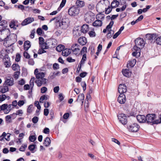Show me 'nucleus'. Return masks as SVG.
<instances>
[{
  "label": "nucleus",
  "mask_w": 161,
  "mask_h": 161,
  "mask_svg": "<svg viewBox=\"0 0 161 161\" xmlns=\"http://www.w3.org/2000/svg\"><path fill=\"white\" fill-rule=\"evenodd\" d=\"M127 91V87L125 84H120L118 87V91L120 94L125 93Z\"/></svg>",
  "instance_id": "nucleus-8"
},
{
  "label": "nucleus",
  "mask_w": 161,
  "mask_h": 161,
  "mask_svg": "<svg viewBox=\"0 0 161 161\" xmlns=\"http://www.w3.org/2000/svg\"><path fill=\"white\" fill-rule=\"evenodd\" d=\"M53 68L54 70H56L59 68V64L56 63H55L53 65Z\"/></svg>",
  "instance_id": "nucleus-46"
},
{
  "label": "nucleus",
  "mask_w": 161,
  "mask_h": 161,
  "mask_svg": "<svg viewBox=\"0 0 161 161\" xmlns=\"http://www.w3.org/2000/svg\"><path fill=\"white\" fill-rule=\"evenodd\" d=\"M135 45L133 47L134 49H137V51H141V48L144 46L145 43L143 38H138L135 41Z\"/></svg>",
  "instance_id": "nucleus-3"
},
{
  "label": "nucleus",
  "mask_w": 161,
  "mask_h": 161,
  "mask_svg": "<svg viewBox=\"0 0 161 161\" xmlns=\"http://www.w3.org/2000/svg\"><path fill=\"white\" fill-rule=\"evenodd\" d=\"M21 56L19 54L17 53L16 55L15 60L17 62H19Z\"/></svg>",
  "instance_id": "nucleus-50"
},
{
  "label": "nucleus",
  "mask_w": 161,
  "mask_h": 161,
  "mask_svg": "<svg viewBox=\"0 0 161 161\" xmlns=\"http://www.w3.org/2000/svg\"><path fill=\"white\" fill-rule=\"evenodd\" d=\"M35 82L36 83L37 86L39 87L41 86L42 84L41 80L40 79L36 80L35 81Z\"/></svg>",
  "instance_id": "nucleus-42"
},
{
  "label": "nucleus",
  "mask_w": 161,
  "mask_h": 161,
  "mask_svg": "<svg viewBox=\"0 0 161 161\" xmlns=\"http://www.w3.org/2000/svg\"><path fill=\"white\" fill-rule=\"evenodd\" d=\"M36 147V145L35 144H31L29 146L28 149L31 152V153H34L33 151Z\"/></svg>",
  "instance_id": "nucleus-33"
},
{
  "label": "nucleus",
  "mask_w": 161,
  "mask_h": 161,
  "mask_svg": "<svg viewBox=\"0 0 161 161\" xmlns=\"http://www.w3.org/2000/svg\"><path fill=\"white\" fill-rule=\"evenodd\" d=\"M30 42L29 41H26L24 42V47L25 51H27L31 47Z\"/></svg>",
  "instance_id": "nucleus-24"
},
{
  "label": "nucleus",
  "mask_w": 161,
  "mask_h": 161,
  "mask_svg": "<svg viewBox=\"0 0 161 161\" xmlns=\"http://www.w3.org/2000/svg\"><path fill=\"white\" fill-rule=\"evenodd\" d=\"M7 98V96L5 94H2L0 95V101L2 102L4 101L6 98Z\"/></svg>",
  "instance_id": "nucleus-43"
},
{
  "label": "nucleus",
  "mask_w": 161,
  "mask_h": 161,
  "mask_svg": "<svg viewBox=\"0 0 161 161\" xmlns=\"http://www.w3.org/2000/svg\"><path fill=\"white\" fill-rule=\"evenodd\" d=\"M16 38L17 36L14 34L7 35L4 39L3 44L6 47L10 46L16 41Z\"/></svg>",
  "instance_id": "nucleus-1"
},
{
  "label": "nucleus",
  "mask_w": 161,
  "mask_h": 161,
  "mask_svg": "<svg viewBox=\"0 0 161 161\" xmlns=\"http://www.w3.org/2000/svg\"><path fill=\"white\" fill-rule=\"evenodd\" d=\"M23 114L22 110L21 109H20V110H17L16 112V113H14L12 114V115H19L20 114Z\"/></svg>",
  "instance_id": "nucleus-55"
},
{
  "label": "nucleus",
  "mask_w": 161,
  "mask_h": 161,
  "mask_svg": "<svg viewBox=\"0 0 161 161\" xmlns=\"http://www.w3.org/2000/svg\"><path fill=\"white\" fill-rule=\"evenodd\" d=\"M45 76V74L44 73L42 72H40L36 75V77L38 79H41V78H44Z\"/></svg>",
  "instance_id": "nucleus-30"
},
{
  "label": "nucleus",
  "mask_w": 161,
  "mask_h": 161,
  "mask_svg": "<svg viewBox=\"0 0 161 161\" xmlns=\"http://www.w3.org/2000/svg\"><path fill=\"white\" fill-rule=\"evenodd\" d=\"M47 96L45 95H43L41 97L39 100V102L40 103H43V101L44 100H47Z\"/></svg>",
  "instance_id": "nucleus-36"
},
{
  "label": "nucleus",
  "mask_w": 161,
  "mask_h": 161,
  "mask_svg": "<svg viewBox=\"0 0 161 161\" xmlns=\"http://www.w3.org/2000/svg\"><path fill=\"white\" fill-rule=\"evenodd\" d=\"M80 12V8L76 6H73L68 9V14L71 16H75L78 15Z\"/></svg>",
  "instance_id": "nucleus-4"
},
{
  "label": "nucleus",
  "mask_w": 161,
  "mask_h": 161,
  "mask_svg": "<svg viewBox=\"0 0 161 161\" xmlns=\"http://www.w3.org/2000/svg\"><path fill=\"white\" fill-rule=\"evenodd\" d=\"M140 128L139 125L137 123H134L128 126L127 128L129 131L136 132L139 130Z\"/></svg>",
  "instance_id": "nucleus-6"
},
{
  "label": "nucleus",
  "mask_w": 161,
  "mask_h": 161,
  "mask_svg": "<svg viewBox=\"0 0 161 161\" xmlns=\"http://www.w3.org/2000/svg\"><path fill=\"white\" fill-rule=\"evenodd\" d=\"M73 33L74 36H75L76 37H78L81 35L82 33L80 30H73Z\"/></svg>",
  "instance_id": "nucleus-28"
},
{
  "label": "nucleus",
  "mask_w": 161,
  "mask_h": 161,
  "mask_svg": "<svg viewBox=\"0 0 161 161\" xmlns=\"http://www.w3.org/2000/svg\"><path fill=\"white\" fill-rule=\"evenodd\" d=\"M23 56L26 58L29 59L30 58V56L29 54L26 51L24 52L23 53Z\"/></svg>",
  "instance_id": "nucleus-45"
},
{
  "label": "nucleus",
  "mask_w": 161,
  "mask_h": 161,
  "mask_svg": "<svg viewBox=\"0 0 161 161\" xmlns=\"http://www.w3.org/2000/svg\"><path fill=\"white\" fill-rule=\"evenodd\" d=\"M151 7V5L147 6L146 8H144L143 9H142L143 12L144 13H145L147 12L148 11V10Z\"/></svg>",
  "instance_id": "nucleus-57"
},
{
  "label": "nucleus",
  "mask_w": 161,
  "mask_h": 161,
  "mask_svg": "<svg viewBox=\"0 0 161 161\" xmlns=\"http://www.w3.org/2000/svg\"><path fill=\"white\" fill-rule=\"evenodd\" d=\"M114 23V22L113 21H111L110 22L109 24L107 26L106 28L108 31H109V29H110L112 28Z\"/></svg>",
  "instance_id": "nucleus-41"
},
{
  "label": "nucleus",
  "mask_w": 161,
  "mask_h": 161,
  "mask_svg": "<svg viewBox=\"0 0 161 161\" xmlns=\"http://www.w3.org/2000/svg\"><path fill=\"white\" fill-rule=\"evenodd\" d=\"M33 105L31 104L28 106V108L27 109V113H31L32 112L31 108L33 107Z\"/></svg>",
  "instance_id": "nucleus-54"
},
{
  "label": "nucleus",
  "mask_w": 161,
  "mask_h": 161,
  "mask_svg": "<svg viewBox=\"0 0 161 161\" xmlns=\"http://www.w3.org/2000/svg\"><path fill=\"white\" fill-rule=\"evenodd\" d=\"M113 8L109 6H108L107 8H105V13L106 14H108L111 12Z\"/></svg>",
  "instance_id": "nucleus-40"
},
{
  "label": "nucleus",
  "mask_w": 161,
  "mask_h": 161,
  "mask_svg": "<svg viewBox=\"0 0 161 161\" xmlns=\"http://www.w3.org/2000/svg\"><path fill=\"white\" fill-rule=\"evenodd\" d=\"M34 104L36 106L37 109H40L41 108V107L39 104V102L38 101H36L35 102Z\"/></svg>",
  "instance_id": "nucleus-53"
},
{
  "label": "nucleus",
  "mask_w": 161,
  "mask_h": 161,
  "mask_svg": "<svg viewBox=\"0 0 161 161\" xmlns=\"http://www.w3.org/2000/svg\"><path fill=\"white\" fill-rule=\"evenodd\" d=\"M78 41L80 45L82 46L85 45L87 42L86 38L84 37H80L78 39Z\"/></svg>",
  "instance_id": "nucleus-17"
},
{
  "label": "nucleus",
  "mask_w": 161,
  "mask_h": 161,
  "mask_svg": "<svg viewBox=\"0 0 161 161\" xmlns=\"http://www.w3.org/2000/svg\"><path fill=\"white\" fill-rule=\"evenodd\" d=\"M14 80L13 78L11 77L9 79H7L4 82L3 85L11 86L14 85Z\"/></svg>",
  "instance_id": "nucleus-13"
},
{
  "label": "nucleus",
  "mask_w": 161,
  "mask_h": 161,
  "mask_svg": "<svg viewBox=\"0 0 161 161\" xmlns=\"http://www.w3.org/2000/svg\"><path fill=\"white\" fill-rule=\"evenodd\" d=\"M51 143V140L50 138L48 137H47L44 140V142L43 143V145L46 147L49 146Z\"/></svg>",
  "instance_id": "nucleus-25"
},
{
  "label": "nucleus",
  "mask_w": 161,
  "mask_h": 161,
  "mask_svg": "<svg viewBox=\"0 0 161 161\" xmlns=\"http://www.w3.org/2000/svg\"><path fill=\"white\" fill-rule=\"evenodd\" d=\"M156 118V115L154 114H147L146 116V123L152 125L158 124V121L155 119Z\"/></svg>",
  "instance_id": "nucleus-2"
},
{
  "label": "nucleus",
  "mask_w": 161,
  "mask_h": 161,
  "mask_svg": "<svg viewBox=\"0 0 161 161\" xmlns=\"http://www.w3.org/2000/svg\"><path fill=\"white\" fill-rule=\"evenodd\" d=\"M47 88L46 87L44 86L43 87L41 88V92L42 93H45L47 92Z\"/></svg>",
  "instance_id": "nucleus-60"
},
{
  "label": "nucleus",
  "mask_w": 161,
  "mask_h": 161,
  "mask_svg": "<svg viewBox=\"0 0 161 161\" xmlns=\"http://www.w3.org/2000/svg\"><path fill=\"white\" fill-rule=\"evenodd\" d=\"M136 62V60L135 59H132L131 60L129 61L127 64V67H133L135 64Z\"/></svg>",
  "instance_id": "nucleus-18"
},
{
  "label": "nucleus",
  "mask_w": 161,
  "mask_h": 161,
  "mask_svg": "<svg viewBox=\"0 0 161 161\" xmlns=\"http://www.w3.org/2000/svg\"><path fill=\"white\" fill-rule=\"evenodd\" d=\"M108 33L107 35V37L109 39L112 36V35H113L114 33V31H112V30H110L109 31H108Z\"/></svg>",
  "instance_id": "nucleus-35"
},
{
  "label": "nucleus",
  "mask_w": 161,
  "mask_h": 161,
  "mask_svg": "<svg viewBox=\"0 0 161 161\" xmlns=\"http://www.w3.org/2000/svg\"><path fill=\"white\" fill-rule=\"evenodd\" d=\"M65 48V46L62 45H59L57 46L56 48V50L58 52H61V51H63L64 49Z\"/></svg>",
  "instance_id": "nucleus-29"
},
{
  "label": "nucleus",
  "mask_w": 161,
  "mask_h": 161,
  "mask_svg": "<svg viewBox=\"0 0 161 161\" xmlns=\"http://www.w3.org/2000/svg\"><path fill=\"white\" fill-rule=\"evenodd\" d=\"M102 22L100 20H97L92 23L93 26L96 27L101 26L102 25Z\"/></svg>",
  "instance_id": "nucleus-20"
},
{
  "label": "nucleus",
  "mask_w": 161,
  "mask_h": 161,
  "mask_svg": "<svg viewBox=\"0 0 161 161\" xmlns=\"http://www.w3.org/2000/svg\"><path fill=\"white\" fill-rule=\"evenodd\" d=\"M36 139L35 135H31L29 137V140L31 142H34Z\"/></svg>",
  "instance_id": "nucleus-39"
},
{
  "label": "nucleus",
  "mask_w": 161,
  "mask_h": 161,
  "mask_svg": "<svg viewBox=\"0 0 161 161\" xmlns=\"http://www.w3.org/2000/svg\"><path fill=\"white\" fill-rule=\"evenodd\" d=\"M42 32V31L41 28H38L36 30V33L39 35H41Z\"/></svg>",
  "instance_id": "nucleus-62"
},
{
  "label": "nucleus",
  "mask_w": 161,
  "mask_h": 161,
  "mask_svg": "<svg viewBox=\"0 0 161 161\" xmlns=\"http://www.w3.org/2000/svg\"><path fill=\"white\" fill-rule=\"evenodd\" d=\"M119 4V3L117 0L113 1L111 3V7L112 8H115L117 7Z\"/></svg>",
  "instance_id": "nucleus-26"
},
{
  "label": "nucleus",
  "mask_w": 161,
  "mask_h": 161,
  "mask_svg": "<svg viewBox=\"0 0 161 161\" xmlns=\"http://www.w3.org/2000/svg\"><path fill=\"white\" fill-rule=\"evenodd\" d=\"M66 0H62V1L59 6L60 8H62L64 6L66 3Z\"/></svg>",
  "instance_id": "nucleus-56"
},
{
  "label": "nucleus",
  "mask_w": 161,
  "mask_h": 161,
  "mask_svg": "<svg viewBox=\"0 0 161 161\" xmlns=\"http://www.w3.org/2000/svg\"><path fill=\"white\" fill-rule=\"evenodd\" d=\"M137 121L140 123H146V116L142 115H138L136 116Z\"/></svg>",
  "instance_id": "nucleus-12"
},
{
  "label": "nucleus",
  "mask_w": 161,
  "mask_h": 161,
  "mask_svg": "<svg viewBox=\"0 0 161 161\" xmlns=\"http://www.w3.org/2000/svg\"><path fill=\"white\" fill-rule=\"evenodd\" d=\"M38 120V118L36 116L34 117L32 119V121L34 124H36Z\"/></svg>",
  "instance_id": "nucleus-51"
},
{
  "label": "nucleus",
  "mask_w": 161,
  "mask_h": 161,
  "mask_svg": "<svg viewBox=\"0 0 161 161\" xmlns=\"http://www.w3.org/2000/svg\"><path fill=\"white\" fill-rule=\"evenodd\" d=\"M27 145L26 144H25L24 145V146H22L19 148V150L20 151L24 152L25 150V148L27 147Z\"/></svg>",
  "instance_id": "nucleus-44"
},
{
  "label": "nucleus",
  "mask_w": 161,
  "mask_h": 161,
  "mask_svg": "<svg viewBox=\"0 0 161 161\" xmlns=\"http://www.w3.org/2000/svg\"><path fill=\"white\" fill-rule=\"evenodd\" d=\"M7 22L6 20H2L0 21V26L5 27V25L7 24Z\"/></svg>",
  "instance_id": "nucleus-49"
},
{
  "label": "nucleus",
  "mask_w": 161,
  "mask_h": 161,
  "mask_svg": "<svg viewBox=\"0 0 161 161\" xmlns=\"http://www.w3.org/2000/svg\"><path fill=\"white\" fill-rule=\"evenodd\" d=\"M12 67V69L14 71H18V69H19V66L18 64H13Z\"/></svg>",
  "instance_id": "nucleus-32"
},
{
  "label": "nucleus",
  "mask_w": 161,
  "mask_h": 161,
  "mask_svg": "<svg viewBox=\"0 0 161 161\" xmlns=\"http://www.w3.org/2000/svg\"><path fill=\"white\" fill-rule=\"evenodd\" d=\"M75 4L76 6L79 8H82L84 7L85 5V2L82 1L80 0H77Z\"/></svg>",
  "instance_id": "nucleus-22"
},
{
  "label": "nucleus",
  "mask_w": 161,
  "mask_h": 161,
  "mask_svg": "<svg viewBox=\"0 0 161 161\" xmlns=\"http://www.w3.org/2000/svg\"><path fill=\"white\" fill-rule=\"evenodd\" d=\"M48 48V46H45L44 47H43L42 46L41 47V48L39 50L38 52V54H41L43 53H46V51L44 49H46Z\"/></svg>",
  "instance_id": "nucleus-23"
},
{
  "label": "nucleus",
  "mask_w": 161,
  "mask_h": 161,
  "mask_svg": "<svg viewBox=\"0 0 161 161\" xmlns=\"http://www.w3.org/2000/svg\"><path fill=\"white\" fill-rule=\"evenodd\" d=\"M0 107L2 110H4L7 108V104H3Z\"/></svg>",
  "instance_id": "nucleus-52"
},
{
  "label": "nucleus",
  "mask_w": 161,
  "mask_h": 161,
  "mask_svg": "<svg viewBox=\"0 0 161 161\" xmlns=\"http://www.w3.org/2000/svg\"><path fill=\"white\" fill-rule=\"evenodd\" d=\"M156 41L157 44L161 45V36L157 37Z\"/></svg>",
  "instance_id": "nucleus-47"
},
{
  "label": "nucleus",
  "mask_w": 161,
  "mask_h": 161,
  "mask_svg": "<svg viewBox=\"0 0 161 161\" xmlns=\"http://www.w3.org/2000/svg\"><path fill=\"white\" fill-rule=\"evenodd\" d=\"M9 26L11 28H13L14 30H16V27H18L19 25H16L14 21H11L9 25Z\"/></svg>",
  "instance_id": "nucleus-31"
},
{
  "label": "nucleus",
  "mask_w": 161,
  "mask_h": 161,
  "mask_svg": "<svg viewBox=\"0 0 161 161\" xmlns=\"http://www.w3.org/2000/svg\"><path fill=\"white\" fill-rule=\"evenodd\" d=\"M28 63L30 65H33L34 64V61L32 58H31L28 60Z\"/></svg>",
  "instance_id": "nucleus-61"
},
{
  "label": "nucleus",
  "mask_w": 161,
  "mask_h": 161,
  "mask_svg": "<svg viewBox=\"0 0 161 161\" xmlns=\"http://www.w3.org/2000/svg\"><path fill=\"white\" fill-rule=\"evenodd\" d=\"M122 72L123 75L126 77H129L131 76L132 73L128 69H123Z\"/></svg>",
  "instance_id": "nucleus-15"
},
{
  "label": "nucleus",
  "mask_w": 161,
  "mask_h": 161,
  "mask_svg": "<svg viewBox=\"0 0 161 161\" xmlns=\"http://www.w3.org/2000/svg\"><path fill=\"white\" fill-rule=\"evenodd\" d=\"M86 59L87 58L86 54H84L82 56V58L80 62L81 63V64H84L85 61L86 60Z\"/></svg>",
  "instance_id": "nucleus-38"
},
{
  "label": "nucleus",
  "mask_w": 161,
  "mask_h": 161,
  "mask_svg": "<svg viewBox=\"0 0 161 161\" xmlns=\"http://www.w3.org/2000/svg\"><path fill=\"white\" fill-rule=\"evenodd\" d=\"M20 74V72L17 71L14 73V77L16 79L18 78L19 75Z\"/></svg>",
  "instance_id": "nucleus-59"
},
{
  "label": "nucleus",
  "mask_w": 161,
  "mask_h": 161,
  "mask_svg": "<svg viewBox=\"0 0 161 161\" xmlns=\"http://www.w3.org/2000/svg\"><path fill=\"white\" fill-rule=\"evenodd\" d=\"M34 20V18L28 17L25 19L21 23L22 26H25L33 22Z\"/></svg>",
  "instance_id": "nucleus-10"
},
{
  "label": "nucleus",
  "mask_w": 161,
  "mask_h": 161,
  "mask_svg": "<svg viewBox=\"0 0 161 161\" xmlns=\"http://www.w3.org/2000/svg\"><path fill=\"white\" fill-rule=\"evenodd\" d=\"M4 87L1 89V92L2 93H4L8 91V86L6 85H3Z\"/></svg>",
  "instance_id": "nucleus-34"
},
{
  "label": "nucleus",
  "mask_w": 161,
  "mask_h": 161,
  "mask_svg": "<svg viewBox=\"0 0 161 161\" xmlns=\"http://www.w3.org/2000/svg\"><path fill=\"white\" fill-rule=\"evenodd\" d=\"M39 44L40 47L42 46L44 47L45 46H47V43L44 42V39L42 37H40L39 38Z\"/></svg>",
  "instance_id": "nucleus-21"
},
{
  "label": "nucleus",
  "mask_w": 161,
  "mask_h": 161,
  "mask_svg": "<svg viewBox=\"0 0 161 161\" xmlns=\"http://www.w3.org/2000/svg\"><path fill=\"white\" fill-rule=\"evenodd\" d=\"M118 102L121 104H124L126 101L125 95L123 93L120 94L118 98Z\"/></svg>",
  "instance_id": "nucleus-9"
},
{
  "label": "nucleus",
  "mask_w": 161,
  "mask_h": 161,
  "mask_svg": "<svg viewBox=\"0 0 161 161\" xmlns=\"http://www.w3.org/2000/svg\"><path fill=\"white\" fill-rule=\"evenodd\" d=\"M87 73L86 72H84L81 73L80 74V76L82 78H84L87 75Z\"/></svg>",
  "instance_id": "nucleus-64"
},
{
  "label": "nucleus",
  "mask_w": 161,
  "mask_h": 161,
  "mask_svg": "<svg viewBox=\"0 0 161 161\" xmlns=\"http://www.w3.org/2000/svg\"><path fill=\"white\" fill-rule=\"evenodd\" d=\"M88 34L90 37H95L96 36V34L94 31H90Z\"/></svg>",
  "instance_id": "nucleus-63"
},
{
  "label": "nucleus",
  "mask_w": 161,
  "mask_h": 161,
  "mask_svg": "<svg viewBox=\"0 0 161 161\" xmlns=\"http://www.w3.org/2000/svg\"><path fill=\"white\" fill-rule=\"evenodd\" d=\"M119 121L124 125L126 124L127 123V116L124 114H121L118 116Z\"/></svg>",
  "instance_id": "nucleus-7"
},
{
  "label": "nucleus",
  "mask_w": 161,
  "mask_h": 161,
  "mask_svg": "<svg viewBox=\"0 0 161 161\" xmlns=\"http://www.w3.org/2000/svg\"><path fill=\"white\" fill-rule=\"evenodd\" d=\"M72 52H74L75 54H77L80 49L78 48H75L74 49H72Z\"/></svg>",
  "instance_id": "nucleus-48"
},
{
  "label": "nucleus",
  "mask_w": 161,
  "mask_h": 161,
  "mask_svg": "<svg viewBox=\"0 0 161 161\" xmlns=\"http://www.w3.org/2000/svg\"><path fill=\"white\" fill-rule=\"evenodd\" d=\"M1 55L3 57V60L4 65L6 67L8 68L10 67L11 65L10 58L7 53L6 52V53L4 56H3L2 54H1Z\"/></svg>",
  "instance_id": "nucleus-5"
},
{
  "label": "nucleus",
  "mask_w": 161,
  "mask_h": 161,
  "mask_svg": "<svg viewBox=\"0 0 161 161\" xmlns=\"http://www.w3.org/2000/svg\"><path fill=\"white\" fill-rule=\"evenodd\" d=\"M136 114L135 112H133V111L130 112L127 115V116L129 117L130 116H136Z\"/></svg>",
  "instance_id": "nucleus-58"
},
{
  "label": "nucleus",
  "mask_w": 161,
  "mask_h": 161,
  "mask_svg": "<svg viewBox=\"0 0 161 161\" xmlns=\"http://www.w3.org/2000/svg\"><path fill=\"white\" fill-rule=\"evenodd\" d=\"M71 52L70 49L64 48L62 51V54L63 56L66 57L70 54Z\"/></svg>",
  "instance_id": "nucleus-19"
},
{
  "label": "nucleus",
  "mask_w": 161,
  "mask_h": 161,
  "mask_svg": "<svg viewBox=\"0 0 161 161\" xmlns=\"http://www.w3.org/2000/svg\"><path fill=\"white\" fill-rule=\"evenodd\" d=\"M64 20V19H63L59 23V26L60 28L62 29H66L68 27V23L65 21Z\"/></svg>",
  "instance_id": "nucleus-11"
},
{
  "label": "nucleus",
  "mask_w": 161,
  "mask_h": 161,
  "mask_svg": "<svg viewBox=\"0 0 161 161\" xmlns=\"http://www.w3.org/2000/svg\"><path fill=\"white\" fill-rule=\"evenodd\" d=\"M146 37L148 40L153 41L155 40L156 41V39L157 38V36L156 34H147L146 35Z\"/></svg>",
  "instance_id": "nucleus-14"
},
{
  "label": "nucleus",
  "mask_w": 161,
  "mask_h": 161,
  "mask_svg": "<svg viewBox=\"0 0 161 161\" xmlns=\"http://www.w3.org/2000/svg\"><path fill=\"white\" fill-rule=\"evenodd\" d=\"M89 25L87 24H84L81 27V31L82 33H85L89 31Z\"/></svg>",
  "instance_id": "nucleus-16"
},
{
  "label": "nucleus",
  "mask_w": 161,
  "mask_h": 161,
  "mask_svg": "<svg viewBox=\"0 0 161 161\" xmlns=\"http://www.w3.org/2000/svg\"><path fill=\"white\" fill-rule=\"evenodd\" d=\"M104 15L102 14H98L96 16V19L97 20H99V19H103L104 18Z\"/></svg>",
  "instance_id": "nucleus-37"
},
{
  "label": "nucleus",
  "mask_w": 161,
  "mask_h": 161,
  "mask_svg": "<svg viewBox=\"0 0 161 161\" xmlns=\"http://www.w3.org/2000/svg\"><path fill=\"white\" fill-rule=\"evenodd\" d=\"M84 99V95L83 93L80 94L78 96V99L76 101H78L79 100L81 102V105H83Z\"/></svg>",
  "instance_id": "nucleus-27"
}]
</instances>
